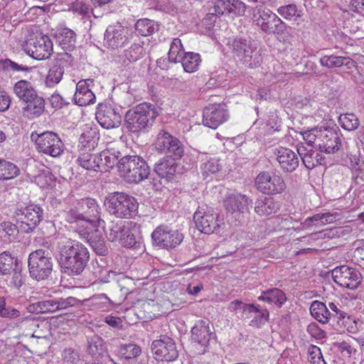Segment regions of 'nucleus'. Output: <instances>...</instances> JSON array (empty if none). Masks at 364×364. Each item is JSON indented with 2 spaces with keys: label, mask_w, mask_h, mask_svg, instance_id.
Returning <instances> with one entry per match:
<instances>
[{
  "label": "nucleus",
  "mask_w": 364,
  "mask_h": 364,
  "mask_svg": "<svg viewBox=\"0 0 364 364\" xmlns=\"http://www.w3.org/2000/svg\"><path fill=\"white\" fill-rule=\"evenodd\" d=\"M99 154L102 160V172L107 171L108 168H113L115 164L118 165L119 161L118 159L121 155L119 151H112L107 149Z\"/></svg>",
  "instance_id": "de8ad7c7"
},
{
  "label": "nucleus",
  "mask_w": 364,
  "mask_h": 364,
  "mask_svg": "<svg viewBox=\"0 0 364 364\" xmlns=\"http://www.w3.org/2000/svg\"><path fill=\"white\" fill-rule=\"evenodd\" d=\"M42 215L43 210L39 206L31 205L26 207L18 219L21 223V230L26 232L33 231L42 220Z\"/></svg>",
  "instance_id": "aec40b11"
},
{
  "label": "nucleus",
  "mask_w": 364,
  "mask_h": 364,
  "mask_svg": "<svg viewBox=\"0 0 364 364\" xmlns=\"http://www.w3.org/2000/svg\"><path fill=\"white\" fill-rule=\"evenodd\" d=\"M129 41L128 29L117 23L109 25L104 34L103 44L111 49H117L124 46Z\"/></svg>",
  "instance_id": "f3484780"
},
{
  "label": "nucleus",
  "mask_w": 364,
  "mask_h": 364,
  "mask_svg": "<svg viewBox=\"0 0 364 364\" xmlns=\"http://www.w3.org/2000/svg\"><path fill=\"white\" fill-rule=\"evenodd\" d=\"M63 364H77L80 361L79 353L73 348H66L62 353Z\"/></svg>",
  "instance_id": "0e129e2a"
},
{
  "label": "nucleus",
  "mask_w": 364,
  "mask_h": 364,
  "mask_svg": "<svg viewBox=\"0 0 364 364\" xmlns=\"http://www.w3.org/2000/svg\"><path fill=\"white\" fill-rule=\"evenodd\" d=\"M319 61L322 66L328 68H339L342 65L351 68L355 65V61L350 58L334 55H325L320 58Z\"/></svg>",
  "instance_id": "f704fd0d"
},
{
  "label": "nucleus",
  "mask_w": 364,
  "mask_h": 364,
  "mask_svg": "<svg viewBox=\"0 0 364 364\" xmlns=\"http://www.w3.org/2000/svg\"><path fill=\"white\" fill-rule=\"evenodd\" d=\"M229 118L225 105L212 104L206 107L203 112V123L205 127L216 129Z\"/></svg>",
  "instance_id": "dca6fc26"
},
{
  "label": "nucleus",
  "mask_w": 364,
  "mask_h": 364,
  "mask_svg": "<svg viewBox=\"0 0 364 364\" xmlns=\"http://www.w3.org/2000/svg\"><path fill=\"white\" fill-rule=\"evenodd\" d=\"M200 57L198 53L189 52L186 53L181 59V63L186 73L196 72L200 63Z\"/></svg>",
  "instance_id": "a18cd8bd"
},
{
  "label": "nucleus",
  "mask_w": 364,
  "mask_h": 364,
  "mask_svg": "<svg viewBox=\"0 0 364 364\" xmlns=\"http://www.w3.org/2000/svg\"><path fill=\"white\" fill-rule=\"evenodd\" d=\"M131 227L130 222L115 220H111L106 226L105 220L98 219L96 231L98 232V228H100L109 241H119L122 246L131 247L136 244V239L131 232Z\"/></svg>",
  "instance_id": "20e7f679"
},
{
  "label": "nucleus",
  "mask_w": 364,
  "mask_h": 364,
  "mask_svg": "<svg viewBox=\"0 0 364 364\" xmlns=\"http://www.w3.org/2000/svg\"><path fill=\"white\" fill-rule=\"evenodd\" d=\"M87 351L92 356L100 355L103 351L104 342L98 335L87 337Z\"/></svg>",
  "instance_id": "864d4df0"
},
{
  "label": "nucleus",
  "mask_w": 364,
  "mask_h": 364,
  "mask_svg": "<svg viewBox=\"0 0 364 364\" xmlns=\"http://www.w3.org/2000/svg\"><path fill=\"white\" fill-rule=\"evenodd\" d=\"M280 205L272 197L262 196L257 199L255 211L260 216H268L279 211Z\"/></svg>",
  "instance_id": "c85d7f7f"
},
{
  "label": "nucleus",
  "mask_w": 364,
  "mask_h": 364,
  "mask_svg": "<svg viewBox=\"0 0 364 364\" xmlns=\"http://www.w3.org/2000/svg\"><path fill=\"white\" fill-rule=\"evenodd\" d=\"M69 10L78 15L85 16L89 14L90 6L84 0H75L71 3Z\"/></svg>",
  "instance_id": "680f3d73"
},
{
  "label": "nucleus",
  "mask_w": 364,
  "mask_h": 364,
  "mask_svg": "<svg viewBox=\"0 0 364 364\" xmlns=\"http://www.w3.org/2000/svg\"><path fill=\"white\" fill-rule=\"evenodd\" d=\"M100 134L96 128L86 127L79 138V152L93 151L97 144Z\"/></svg>",
  "instance_id": "cd10ccee"
},
{
  "label": "nucleus",
  "mask_w": 364,
  "mask_h": 364,
  "mask_svg": "<svg viewBox=\"0 0 364 364\" xmlns=\"http://www.w3.org/2000/svg\"><path fill=\"white\" fill-rule=\"evenodd\" d=\"M65 220L69 223H77L80 221H85V217L77 204L74 208L65 211L64 214Z\"/></svg>",
  "instance_id": "bf43d9fd"
},
{
  "label": "nucleus",
  "mask_w": 364,
  "mask_h": 364,
  "mask_svg": "<svg viewBox=\"0 0 364 364\" xmlns=\"http://www.w3.org/2000/svg\"><path fill=\"white\" fill-rule=\"evenodd\" d=\"M145 50L140 43H134L124 50V56L129 62H135L144 56Z\"/></svg>",
  "instance_id": "4d7b16f0"
},
{
  "label": "nucleus",
  "mask_w": 364,
  "mask_h": 364,
  "mask_svg": "<svg viewBox=\"0 0 364 364\" xmlns=\"http://www.w3.org/2000/svg\"><path fill=\"white\" fill-rule=\"evenodd\" d=\"M151 352L157 360L173 361L178 356V351L173 340L168 336H161L151 343Z\"/></svg>",
  "instance_id": "2eb2a0df"
},
{
  "label": "nucleus",
  "mask_w": 364,
  "mask_h": 364,
  "mask_svg": "<svg viewBox=\"0 0 364 364\" xmlns=\"http://www.w3.org/2000/svg\"><path fill=\"white\" fill-rule=\"evenodd\" d=\"M280 168L285 173L294 171L299 164L298 153L290 149L280 147L275 152Z\"/></svg>",
  "instance_id": "4be33fe9"
},
{
  "label": "nucleus",
  "mask_w": 364,
  "mask_h": 364,
  "mask_svg": "<svg viewBox=\"0 0 364 364\" xmlns=\"http://www.w3.org/2000/svg\"><path fill=\"white\" fill-rule=\"evenodd\" d=\"M297 153L304 165L308 169H312L318 165L323 164L324 157L316 150L309 149L303 145L297 146Z\"/></svg>",
  "instance_id": "393cba45"
},
{
  "label": "nucleus",
  "mask_w": 364,
  "mask_h": 364,
  "mask_svg": "<svg viewBox=\"0 0 364 364\" xmlns=\"http://www.w3.org/2000/svg\"><path fill=\"white\" fill-rule=\"evenodd\" d=\"M151 238L155 245L168 250L179 245L183 240V235L178 230L167 225H159L153 231Z\"/></svg>",
  "instance_id": "ddd939ff"
},
{
  "label": "nucleus",
  "mask_w": 364,
  "mask_h": 364,
  "mask_svg": "<svg viewBox=\"0 0 364 364\" xmlns=\"http://www.w3.org/2000/svg\"><path fill=\"white\" fill-rule=\"evenodd\" d=\"M252 19L261 30L267 34L282 36L287 28L284 21L267 9H256Z\"/></svg>",
  "instance_id": "6e6552de"
},
{
  "label": "nucleus",
  "mask_w": 364,
  "mask_h": 364,
  "mask_svg": "<svg viewBox=\"0 0 364 364\" xmlns=\"http://www.w3.org/2000/svg\"><path fill=\"white\" fill-rule=\"evenodd\" d=\"M154 144L159 153L167 154L173 159H181L184 154L183 145L180 140L163 129L158 133Z\"/></svg>",
  "instance_id": "9d476101"
},
{
  "label": "nucleus",
  "mask_w": 364,
  "mask_h": 364,
  "mask_svg": "<svg viewBox=\"0 0 364 364\" xmlns=\"http://www.w3.org/2000/svg\"><path fill=\"white\" fill-rule=\"evenodd\" d=\"M118 171L128 183H138L148 178L150 168L142 157L127 155L119 159Z\"/></svg>",
  "instance_id": "7ed1b4c3"
},
{
  "label": "nucleus",
  "mask_w": 364,
  "mask_h": 364,
  "mask_svg": "<svg viewBox=\"0 0 364 364\" xmlns=\"http://www.w3.org/2000/svg\"><path fill=\"white\" fill-rule=\"evenodd\" d=\"M56 39L59 45L65 50H71L75 47L76 34L68 28H61L56 31Z\"/></svg>",
  "instance_id": "72a5a7b5"
},
{
  "label": "nucleus",
  "mask_w": 364,
  "mask_h": 364,
  "mask_svg": "<svg viewBox=\"0 0 364 364\" xmlns=\"http://www.w3.org/2000/svg\"><path fill=\"white\" fill-rule=\"evenodd\" d=\"M157 115L158 112L154 105L141 103L127 112V128L133 133L146 132L152 127Z\"/></svg>",
  "instance_id": "f03ea898"
},
{
  "label": "nucleus",
  "mask_w": 364,
  "mask_h": 364,
  "mask_svg": "<svg viewBox=\"0 0 364 364\" xmlns=\"http://www.w3.org/2000/svg\"><path fill=\"white\" fill-rule=\"evenodd\" d=\"M55 304V299L41 301L29 306L28 311L30 312H36V314L55 312L57 311Z\"/></svg>",
  "instance_id": "3c124183"
},
{
  "label": "nucleus",
  "mask_w": 364,
  "mask_h": 364,
  "mask_svg": "<svg viewBox=\"0 0 364 364\" xmlns=\"http://www.w3.org/2000/svg\"><path fill=\"white\" fill-rule=\"evenodd\" d=\"M20 265L17 259L11 257L7 252L0 254V272L2 274H9L14 267Z\"/></svg>",
  "instance_id": "09e8293b"
},
{
  "label": "nucleus",
  "mask_w": 364,
  "mask_h": 364,
  "mask_svg": "<svg viewBox=\"0 0 364 364\" xmlns=\"http://www.w3.org/2000/svg\"><path fill=\"white\" fill-rule=\"evenodd\" d=\"M65 64L66 60L63 58H59L55 60L45 80L46 87H53L61 81L65 72Z\"/></svg>",
  "instance_id": "bb28decb"
},
{
  "label": "nucleus",
  "mask_w": 364,
  "mask_h": 364,
  "mask_svg": "<svg viewBox=\"0 0 364 364\" xmlns=\"http://www.w3.org/2000/svg\"><path fill=\"white\" fill-rule=\"evenodd\" d=\"M141 348L133 343L121 344L118 349V356L121 360L129 362V364L139 361L137 358L141 354Z\"/></svg>",
  "instance_id": "2f4dec72"
},
{
  "label": "nucleus",
  "mask_w": 364,
  "mask_h": 364,
  "mask_svg": "<svg viewBox=\"0 0 364 364\" xmlns=\"http://www.w3.org/2000/svg\"><path fill=\"white\" fill-rule=\"evenodd\" d=\"M77 161L79 165L85 169L102 172V160L99 153L92 151H80Z\"/></svg>",
  "instance_id": "a878e982"
},
{
  "label": "nucleus",
  "mask_w": 364,
  "mask_h": 364,
  "mask_svg": "<svg viewBox=\"0 0 364 364\" xmlns=\"http://www.w3.org/2000/svg\"><path fill=\"white\" fill-rule=\"evenodd\" d=\"M0 316L5 318L15 319L18 318L16 326L28 319V316L21 314L19 310L12 306H7L6 300L4 297L0 296Z\"/></svg>",
  "instance_id": "58836bf2"
},
{
  "label": "nucleus",
  "mask_w": 364,
  "mask_h": 364,
  "mask_svg": "<svg viewBox=\"0 0 364 364\" xmlns=\"http://www.w3.org/2000/svg\"><path fill=\"white\" fill-rule=\"evenodd\" d=\"M25 103L24 111L33 117L40 116L45 109V101L37 93L35 94V96L32 97V99L28 100Z\"/></svg>",
  "instance_id": "a19ab883"
},
{
  "label": "nucleus",
  "mask_w": 364,
  "mask_h": 364,
  "mask_svg": "<svg viewBox=\"0 0 364 364\" xmlns=\"http://www.w3.org/2000/svg\"><path fill=\"white\" fill-rule=\"evenodd\" d=\"M78 208L85 217V222L94 224L97 228V221L100 218L101 208L93 198L82 199L77 203Z\"/></svg>",
  "instance_id": "5701e85b"
},
{
  "label": "nucleus",
  "mask_w": 364,
  "mask_h": 364,
  "mask_svg": "<svg viewBox=\"0 0 364 364\" xmlns=\"http://www.w3.org/2000/svg\"><path fill=\"white\" fill-rule=\"evenodd\" d=\"M135 29L138 34L147 36L151 35L158 29V25L153 20L143 18L136 22Z\"/></svg>",
  "instance_id": "8fccbe9b"
},
{
  "label": "nucleus",
  "mask_w": 364,
  "mask_h": 364,
  "mask_svg": "<svg viewBox=\"0 0 364 364\" xmlns=\"http://www.w3.org/2000/svg\"><path fill=\"white\" fill-rule=\"evenodd\" d=\"M56 302L55 309L57 311L64 310L69 307L74 306L77 304L78 300L73 296H68L66 298H58L55 299Z\"/></svg>",
  "instance_id": "774afa93"
},
{
  "label": "nucleus",
  "mask_w": 364,
  "mask_h": 364,
  "mask_svg": "<svg viewBox=\"0 0 364 364\" xmlns=\"http://www.w3.org/2000/svg\"><path fill=\"white\" fill-rule=\"evenodd\" d=\"M193 220L197 229L205 234L217 233L224 225L214 210L205 204L198 207L193 215Z\"/></svg>",
  "instance_id": "1a4fd4ad"
},
{
  "label": "nucleus",
  "mask_w": 364,
  "mask_h": 364,
  "mask_svg": "<svg viewBox=\"0 0 364 364\" xmlns=\"http://www.w3.org/2000/svg\"><path fill=\"white\" fill-rule=\"evenodd\" d=\"M185 54L183 50V45L179 38H173L172 41L170 49L168 53V60L170 62L176 63L181 61L183 55Z\"/></svg>",
  "instance_id": "603ef678"
},
{
  "label": "nucleus",
  "mask_w": 364,
  "mask_h": 364,
  "mask_svg": "<svg viewBox=\"0 0 364 364\" xmlns=\"http://www.w3.org/2000/svg\"><path fill=\"white\" fill-rule=\"evenodd\" d=\"M277 12L288 21H296L303 15L302 10L294 4L281 6L277 9Z\"/></svg>",
  "instance_id": "49530a36"
},
{
  "label": "nucleus",
  "mask_w": 364,
  "mask_h": 364,
  "mask_svg": "<svg viewBox=\"0 0 364 364\" xmlns=\"http://www.w3.org/2000/svg\"><path fill=\"white\" fill-rule=\"evenodd\" d=\"M228 309L232 311H237L238 310H242L243 311L249 312H259V308L257 306L254 304H245L242 301L235 300L230 303Z\"/></svg>",
  "instance_id": "052dcab7"
},
{
  "label": "nucleus",
  "mask_w": 364,
  "mask_h": 364,
  "mask_svg": "<svg viewBox=\"0 0 364 364\" xmlns=\"http://www.w3.org/2000/svg\"><path fill=\"white\" fill-rule=\"evenodd\" d=\"M96 119L105 129L118 127L121 123V115L111 106L100 105L96 112Z\"/></svg>",
  "instance_id": "412c9836"
},
{
  "label": "nucleus",
  "mask_w": 364,
  "mask_h": 364,
  "mask_svg": "<svg viewBox=\"0 0 364 364\" xmlns=\"http://www.w3.org/2000/svg\"><path fill=\"white\" fill-rule=\"evenodd\" d=\"M20 173L16 165L0 159V180L7 181L16 178Z\"/></svg>",
  "instance_id": "c03bdc74"
},
{
  "label": "nucleus",
  "mask_w": 364,
  "mask_h": 364,
  "mask_svg": "<svg viewBox=\"0 0 364 364\" xmlns=\"http://www.w3.org/2000/svg\"><path fill=\"white\" fill-rule=\"evenodd\" d=\"M81 237L89 243L90 247L99 255H106L108 248L104 238L97 234L79 232Z\"/></svg>",
  "instance_id": "7c9ffc66"
},
{
  "label": "nucleus",
  "mask_w": 364,
  "mask_h": 364,
  "mask_svg": "<svg viewBox=\"0 0 364 364\" xmlns=\"http://www.w3.org/2000/svg\"><path fill=\"white\" fill-rule=\"evenodd\" d=\"M252 200L245 195L240 193H232L227 196L224 200L225 209L232 213H245L248 211L249 205Z\"/></svg>",
  "instance_id": "b1692460"
},
{
  "label": "nucleus",
  "mask_w": 364,
  "mask_h": 364,
  "mask_svg": "<svg viewBox=\"0 0 364 364\" xmlns=\"http://www.w3.org/2000/svg\"><path fill=\"white\" fill-rule=\"evenodd\" d=\"M338 121L341 126L348 131L356 129L360 124L358 118L353 113H346L341 115Z\"/></svg>",
  "instance_id": "5fc2aeb1"
},
{
  "label": "nucleus",
  "mask_w": 364,
  "mask_h": 364,
  "mask_svg": "<svg viewBox=\"0 0 364 364\" xmlns=\"http://www.w3.org/2000/svg\"><path fill=\"white\" fill-rule=\"evenodd\" d=\"M332 277L339 286L355 289L362 281V275L358 270L347 266H341L332 271Z\"/></svg>",
  "instance_id": "4468645a"
},
{
  "label": "nucleus",
  "mask_w": 364,
  "mask_h": 364,
  "mask_svg": "<svg viewBox=\"0 0 364 364\" xmlns=\"http://www.w3.org/2000/svg\"><path fill=\"white\" fill-rule=\"evenodd\" d=\"M24 50L36 60L48 59L53 52V42L46 35H38L26 41Z\"/></svg>",
  "instance_id": "9b49d317"
},
{
  "label": "nucleus",
  "mask_w": 364,
  "mask_h": 364,
  "mask_svg": "<svg viewBox=\"0 0 364 364\" xmlns=\"http://www.w3.org/2000/svg\"><path fill=\"white\" fill-rule=\"evenodd\" d=\"M18 234V227L10 221L0 223V238L6 243L16 240Z\"/></svg>",
  "instance_id": "79ce46f5"
},
{
  "label": "nucleus",
  "mask_w": 364,
  "mask_h": 364,
  "mask_svg": "<svg viewBox=\"0 0 364 364\" xmlns=\"http://www.w3.org/2000/svg\"><path fill=\"white\" fill-rule=\"evenodd\" d=\"M307 351L309 360L312 364H326L318 347L311 345L308 347Z\"/></svg>",
  "instance_id": "e2e57ef3"
},
{
  "label": "nucleus",
  "mask_w": 364,
  "mask_h": 364,
  "mask_svg": "<svg viewBox=\"0 0 364 364\" xmlns=\"http://www.w3.org/2000/svg\"><path fill=\"white\" fill-rule=\"evenodd\" d=\"M31 139L35 143L39 153L53 158L60 157L65 149L63 141L53 132H45L41 134L33 132L31 134Z\"/></svg>",
  "instance_id": "0eeeda50"
},
{
  "label": "nucleus",
  "mask_w": 364,
  "mask_h": 364,
  "mask_svg": "<svg viewBox=\"0 0 364 364\" xmlns=\"http://www.w3.org/2000/svg\"><path fill=\"white\" fill-rule=\"evenodd\" d=\"M227 45L232 50L233 56L239 61L252 46L250 41L241 38L230 40Z\"/></svg>",
  "instance_id": "ea45409f"
},
{
  "label": "nucleus",
  "mask_w": 364,
  "mask_h": 364,
  "mask_svg": "<svg viewBox=\"0 0 364 364\" xmlns=\"http://www.w3.org/2000/svg\"><path fill=\"white\" fill-rule=\"evenodd\" d=\"M28 267L31 278L37 281L44 280L52 273L53 259L48 250L38 249L29 254Z\"/></svg>",
  "instance_id": "423d86ee"
},
{
  "label": "nucleus",
  "mask_w": 364,
  "mask_h": 364,
  "mask_svg": "<svg viewBox=\"0 0 364 364\" xmlns=\"http://www.w3.org/2000/svg\"><path fill=\"white\" fill-rule=\"evenodd\" d=\"M173 158L164 157L159 160L154 166L155 173L162 178L171 180L176 171V166Z\"/></svg>",
  "instance_id": "c756f323"
},
{
  "label": "nucleus",
  "mask_w": 364,
  "mask_h": 364,
  "mask_svg": "<svg viewBox=\"0 0 364 364\" xmlns=\"http://www.w3.org/2000/svg\"><path fill=\"white\" fill-rule=\"evenodd\" d=\"M245 67L254 68L259 67L262 62V57L256 48L252 46L250 50L246 51L244 56L240 60Z\"/></svg>",
  "instance_id": "37998d69"
},
{
  "label": "nucleus",
  "mask_w": 364,
  "mask_h": 364,
  "mask_svg": "<svg viewBox=\"0 0 364 364\" xmlns=\"http://www.w3.org/2000/svg\"><path fill=\"white\" fill-rule=\"evenodd\" d=\"M222 165L217 158H210L201 164L202 174L205 178L220 171Z\"/></svg>",
  "instance_id": "6e6d98bb"
},
{
  "label": "nucleus",
  "mask_w": 364,
  "mask_h": 364,
  "mask_svg": "<svg viewBox=\"0 0 364 364\" xmlns=\"http://www.w3.org/2000/svg\"><path fill=\"white\" fill-rule=\"evenodd\" d=\"M108 213L119 218H131L136 212L138 203L136 199L122 192L110 193L105 200Z\"/></svg>",
  "instance_id": "39448f33"
},
{
  "label": "nucleus",
  "mask_w": 364,
  "mask_h": 364,
  "mask_svg": "<svg viewBox=\"0 0 364 364\" xmlns=\"http://www.w3.org/2000/svg\"><path fill=\"white\" fill-rule=\"evenodd\" d=\"M14 92L23 102L29 99H32V97L35 96V94L37 93L32 83L25 80H21L15 83Z\"/></svg>",
  "instance_id": "c9c22d12"
},
{
  "label": "nucleus",
  "mask_w": 364,
  "mask_h": 364,
  "mask_svg": "<svg viewBox=\"0 0 364 364\" xmlns=\"http://www.w3.org/2000/svg\"><path fill=\"white\" fill-rule=\"evenodd\" d=\"M74 100L79 106H86L95 102V95L91 89L86 87L85 82H77Z\"/></svg>",
  "instance_id": "473e14b6"
},
{
  "label": "nucleus",
  "mask_w": 364,
  "mask_h": 364,
  "mask_svg": "<svg viewBox=\"0 0 364 364\" xmlns=\"http://www.w3.org/2000/svg\"><path fill=\"white\" fill-rule=\"evenodd\" d=\"M211 336L212 333L208 321H198L191 329V340L200 353L205 352Z\"/></svg>",
  "instance_id": "a211bd4d"
},
{
  "label": "nucleus",
  "mask_w": 364,
  "mask_h": 364,
  "mask_svg": "<svg viewBox=\"0 0 364 364\" xmlns=\"http://www.w3.org/2000/svg\"><path fill=\"white\" fill-rule=\"evenodd\" d=\"M257 189L267 195H277L285 191L286 183L282 176L268 172H262L255 179Z\"/></svg>",
  "instance_id": "f8f14e48"
},
{
  "label": "nucleus",
  "mask_w": 364,
  "mask_h": 364,
  "mask_svg": "<svg viewBox=\"0 0 364 364\" xmlns=\"http://www.w3.org/2000/svg\"><path fill=\"white\" fill-rule=\"evenodd\" d=\"M0 68L11 71H24L28 72L30 68L23 65H19L10 59L0 60Z\"/></svg>",
  "instance_id": "338daca9"
},
{
  "label": "nucleus",
  "mask_w": 364,
  "mask_h": 364,
  "mask_svg": "<svg viewBox=\"0 0 364 364\" xmlns=\"http://www.w3.org/2000/svg\"><path fill=\"white\" fill-rule=\"evenodd\" d=\"M322 128L313 129L305 132L303 134V138L308 144V146H312L318 149V138L320 139V134L321 133Z\"/></svg>",
  "instance_id": "13d9d810"
},
{
  "label": "nucleus",
  "mask_w": 364,
  "mask_h": 364,
  "mask_svg": "<svg viewBox=\"0 0 364 364\" xmlns=\"http://www.w3.org/2000/svg\"><path fill=\"white\" fill-rule=\"evenodd\" d=\"M341 321H342V324L344 326L345 328L350 333H356L361 327V323H359L358 320L348 316V314L345 318Z\"/></svg>",
  "instance_id": "69168bd1"
},
{
  "label": "nucleus",
  "mask_w": 364,
  "mask_h": 364,
  "mask_svg": "<svg viewBox=\"0 0 364 364\" xmlns=\"http://www.w3.org/2000/svg\"><path fill=\"white\" fill-rule=\"evenodd\" d=\"M55 257L63 272L75 276L83 272L90 255L87 247L79 242L60 240L56 245Z\"/></svg>",
  "instance_id": "f257e3e1"
},
{
  "label": "nucleus",
  "mask_w": 364,
  "mask_h": 364,
  "mask_svg": "<svg viewBox=\"0 0 364 364\" xmlns=\"http://www.w3.org/2000/svg\"><path fill=\"white\" fill-rule=\"evenodd\" d=\"M258 300L267 302L269 304H275L281 307L287 301L285 294L277 288L269 289L262 292Z\"/></svg>",
  "instance_id": "4c0bfd02"
},
{
  "label": "nucleus",
  "mask_w": 364,
  "mask_h": 364,
  "mask_svg": "<svg viewBox=\"0 0 364 364\" xmlns=\"http://www.w3.org/2000/svg\"><path fill=\"white\" fill-rule=\"evenodd\" d=\"M310 312L316 320L323 324L327 323L331 317L333 316V313H331L326 305L319 301H314L311 303Z\"/></svg>",
  "instance_id": "e433bc0d"
},
{
  "label": "nucleus",
  "mask_w": 364,
  "mask_h": 364,
  "mask_svg": "<svg viewBox=\"0 0 364 364\" xmlns=\"http://www.w3.org/2000/svg\"><path fill=\"white\" fill-rule=\"evenodd\" d=\"M318 142L320 152L335 153L341 146L340 133L334 129L323 128L321 129Z\"/></svg>",
  "instance_id": "6ab92c4d"
}]
</instances>
